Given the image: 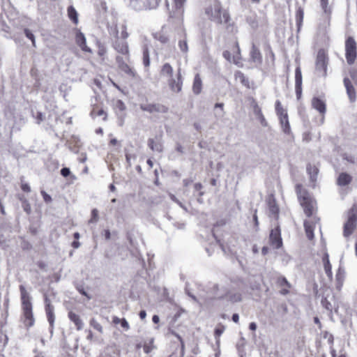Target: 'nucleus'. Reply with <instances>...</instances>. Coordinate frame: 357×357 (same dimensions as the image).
Here are the masks:
<instances>
[{
  "label": "nucleus",
  "instance_id": "a18cd8bd",
  "mask_svg": "<svg viewBox=\"0 0 357 357\" xmlns=\"http://www.w3.org/2000/svg\"><path fill=\"white\" fill-rule=\"evenodd\" d=\"M24 33L25 34V36L31 40V43H32V45L33 47H36V40H35V36L34 35L31 33V31L28 29H24Z\"/></svg>",
  "mask_w": 357,
  "mask_h": 357
},
{
  "label": "nucleus",
  "instance_id": "4c0bfd02",
  "mask_svg": "<svg viewBox=\"0 0 357 357\" xmlns=\"http://www.w3.org/2000/svg\"><path fill=\"white\" fill-rule=\"evenodd\" d=\"M143 64L145 67L148 68L150 66L149 51L148 47L145 46L143 48Z\"/></svg>",
  "mask_w": 357,
  "mask_h": 357
},
{
  "label": "nucleus",
  "instance_id": "ea45409f",
  "mask_svg": "<svg viewBox=\"0 0 357 357\" xmlns=\"http://www.w3.org/2000/svg\"><path fill=\"white\" fill-rule=\"evenodd\" d=\"M90 326L91 327L93 328V329H95L96 331H97L98 333H103V328L102 326V325L97 321L95 319H91L90 320Z\"/></svg>",
  "mask_w": 357,
  "mask_h": 357
},
{
  "label": "nucleus",
  "instance_id": "bb28decb",
  "mask_svg": "<svg viewBox=\"0 0 357 357\" xmlns=\"http://www.w3.org/2000/svg\"><path fill=\"white\" fill-rule=\"evenodd\" d=\"M317 202L316 200L314 199L309 202H305V204L301 205L303 209L304 213L308 218L312 216V215L315 213L317 210Z\"/></svg>",
  "mask_w": 357,
  "mask_h": 357
},
{
  "label": "nucleus",
  "instance_id": "20e7f679",
  "mask_svg": "<svg viewBox=\"0 0 357 357\" xmlns=\"http://www.w3.org/2000/svg\"><path fill=\"white\" fill-rule=\"evenodd\" d=\"M357 226V206L353 205L348 211L347 220L344 225L343 235L349 237L354 231Z\"/></svg>",
  "mask_w": 357,
  "mask_h": 357
},
{
  "label": "nucleus",
  "instance_id": "052dcab7",
  "mask_svg": "<svg viewBox=\"0 0 357 357\" xmlns=\"http://www.w3.org/2000/svg\"><path fill=\"white\" fill-rule=\"evenodd\" d=\"M257 211L255 210V213L253 214V221H254L255 227H258V225H259V221H258V217L257 215Z\"/></svg>",
  "mask_w": 357,
  "mask_h": 357
},
{
  "label": "nucleus",
  "instance_id": "dca6fc26",
  "mask_svg": "<svg viewBox=\"0 0 357 357\" xmlns=\"http://www.w3.org/2000/svg\"><path fill=\"white\" fill-rule=\"evenodd\" d=\"M276 285L280 289V294L285 296L290 293L291 284L287 281L284 276H279L276 279Z\"/></svg>",
  "mask_w": 357,
  "mask_h": 357
},
{
  "label": "nucleus",
  "instance_id": "393cba45",
  "mask_svg": "<svg viewBox=\"0 0 357 357\" xmlns=\"http://www.w3.org/2000/svg\"><path fill=\"white\" fill-rule=\"evenodd\" d=\"M295 90L297 98H300L302 93V73L300 67L295 70Z\"/></svg>",
  "mask_w": 357,
  "mask_h": 357
},
{
  "label": "nucleus",
  "instance_id": "c85d7f7f",
  "mask_svg": "<svg viewBox=\"0 0 357 357\" xmlns=\"http://www.w3.org/2000/svg\"><path fill=\"white\" fill-rule=\"evenodd\" d=\"M68 316L69 319L74 323L77 331H80L83 328L84 324L79 315L70 311L68 312Z\"/></svg>",
  "mask_w": 357,
  "mask_h": 357
},
{
  "label": "nucleus",
  "instance_id": "6e6d98bb",
  "mask_svg": "<svg viewBox=\"0 0 357 357\" xmlns=\"http://www.w3.org/2000/svg\"><path fill=\"white\" fill-rule=\"evenodd\" d=\"M172 334L173 335H174L178 340V341L181 342V348L183 349L184 348V341H183V338L181 337V336L174 331H172Z\"/></svg>",
  "mask_w": 357,
  "mask_h": 357
},
{
  "label": "nucleus",
  "instance_id": "f3484780",
  "mask_svg": "<svg viewBox=\"0 0 357 357\" xmlns=\"http://www.w3.org/2000/svg\"><path fill=\"white\" fill-rule=\"evenodd\" d=\"M250 59L251 61L259 65L262 63V54L260 52L259 48L255 43H252L250 48Z\"/></svg>",
  "mask_w": 357,
  "mask_h": 357
},
{
  "label": "nucleus",
  "instance_id": "0e129e2a",
  "mask_svg": "<svg viewBox=\"0 0 357 357\" xmlns=\"http://www.w3.org/2000/svg\"><path fill=\"white\" fill-rule=\"evenodd\" d=\"M280 308L282 309V313H283L284 314H287V312H288V308H287V304H286V303H282V304L280 305Z\"/></svg>",
  "mask_w": 357,
  "mask_h": 357
},
{
  "label": "nucleus",
  "instance_id": "0eeeda50",
  "mask_svg": "<svg viewBox=\"0 0 357 357\" xmlns=\"http://www.w3.org/2000/svg\"><path fill=\"white\" fill-rule=\"evenodd\" d=\"M140 109L144 112L151 114H165L169 111V107L159 102L140 104Z\"/></svg>",
  "mask_w": 357,
  "mask_h": 357
},
{
  "label": "nucleus",
  "instance_id": "9d476101",
  "mask_svg": "<svg viewBox=\"0 0 357 357\" xmlns=\"http://www.w3.org/2000/svg\"><path fill=\"white\" fill-rule=\"evenodd\" d=\"M160 1L161 0H131L133 6L141 10L156 9Z\"/></svg>",
  "mask_w": 357,
  "mask_h": 357
},
{
  "label": "nucleus",
  "instance_id": "72a5a7b5",
  "mask_svg": "<svg viewBox=\"0 0 357 357\" xmlns=\"http://www.w3.org/2000/svg\"><path fill=\"white\" fill-rule=\"evenodd\" d=\"M68 16L70 19V20L77 25L78 24V14L76 11L75 8L73 6H70L68 7Z\"/></svg>",
  "mask_w": 357,
  "mask_h": 357
},
{
  "label": "nucleus",
  "instance_id": "338daca9",
  "mask_svg": "<svg viewBox=\"0 0 357 357\" xmlns=\"http://www.w3.org/2000/svg\"><path fill=\"white\" fill-rule=\"evenodd\" d=\"M314 322L317 324L319 329H321L322 324L319 320V319L317 317H314Z\"/></svg>",
  "mask_w": 357,
  "mask_h": 357
},
{
  "label": "nucleus",
  "instance_id": "c9c22d12",
  "mask_svg": "<svg viewBox=\"0 0 357 357\" xmlns=\"http://www.w3.org/2000/svg\"><path fill=\"white\" fill-rule=\"evenodd\" d=\"M160 74L162 76H168L172 77L173 75V68L169 63H166L162 66Z\"/></svg>",
  "mask_w": 357,
  "mask_h": 357
},
{
  "label": "nucleus",
  "instance_id": "5701e85b",
  "mask_svg": "<svg viewBox=\"0 0 357 357\" xmlns=\"http://www.w3.org/2000/svg\"><path fill=\"white\" fill-rule=\"evenodd\" d=\"M345 279V271L342 266H339L335 274V289L341 291Z\"/></svg>",
  "mask_w": 357,
  "mask_h": 357
},
{
  "label": "nucleus",
  "instance_id": "a878e982",
  "mask_svg": "<svg viewBox=\"0 0 357 357\" xmlns=\"http://www.w3.org/2000/svg\"><path fill=\"white\" fill-rule=\"evenodd\" d=\"M148 146L153 151L160 153L163 151V145L161 142L160 137H155V139H149Z\"/></svg>",
  "mask_w": 357,
  "mask_h": 357
},
{
  "label": "nucleus",
  "instance_id": "5fc2aeb1",
  "mask_svg": "<svg viewBox=\"0 0 357 357\" xmlns=\"http://www.w3.org/2000/svg\"><path fill=\"white\" fill-rule=\"evenodd\" d=\"M120 324L121 326V327L125 329L126 331L128 330L130 326H129V324L128 323V321H126V319H121V322H120Z\"/></svg>",
  "mask_w": 357,
  "mask_h": 357
},
{
  "label": "nucleus",
  "instance_id": "e2e57ef3",
  "mask_svg": "<svg viewBox=\"0 0 357 357\" xmlns=\"http://www.w3.org/2000/svg\"><path fill=\"white\" fill-rule=\"evenodd\" d=\"M102 234H103V235H104V236H105V238L106 240H109V239H110V238H111V234H110V231H109V229H105V230L103 231V233H102Z\"/></svg>",
  "mask_w": 357,
  "mask_h": 357
},
{
  "label": "nucleus",
  "instance_id": "13d9d810",
  "mask_svg": "<svg viewBox=\"0 0 357 357\" xmlns=\"http://www.w3.org/2000/svg\"><path fill=\"white\" fill-rule=\"evenodd\" d=\"M128 36H129V34L127 31L126 27L123 26V30L121 31V38H123V40H125L128 37Z\"/></svg>",
  "mask_w": 357,
  "mask_h": 357
},
{
  "label": "nucleus",
  "instance_id": "f257e3e1",
  "mask_svg": "<svg viewBox=\"0 0 357 357\" xmlns=\"http://www.w3.org/2000/svg\"><path fill=\"white\" fill-rule=\"evenodd\" d=\"M204 14L209 21L218 25L225 24L227 29L231 28V31H237L229 11L223 8L220 0H209L204 7Z\"/></svg>",
  "mask_w": 357,
  "mask_h": 357
},
{
  "label": "nucleus",
  "instance_id": "412c9836",
  "mask_svg": "<svg viewBox=\"0 0 357 357\" xmlns=\"http://www.w3.org/2000/svg\"><path fill=\"white\" fill-rule=\"evenodd\" d=\"M267 205L270 213L276 219L279 218L280 209L273 195H271L267 200Z\"/></svg>",
  "mask_w": 357,
  "mask_h": 357
},
{
  "label": "nucleus",
  "instance_id": "603ef678",
  "mask_svg": "<svg viewBox=\"0 0 357 357\" xmlns=\"http://www.w3.org/2000/svg\"><path fill=\"white\" fill-rule=\"evenodd\" d=\"M152 349H153L152 342H150L148 344H144L143 345V350L146 354L150 353Z\"/></svg>",
  "mask_w": 357,
  "mask_h": 357
},
{
  "label": "nucleus",
  "instance_id": "473e14b6",
  "mask_svg": "<svg viewBox=\"0 0 357 357\" xmlns=\"http://www.w3.org/2000/svg\"><path fill=\"white\" fill-rule=\"evenodd\" d=\"M202 83L201 77L199 74H197L195 76L193 85H192L193 92L195 94H199L202 91Z\"/></svg>",
  "mask_w": 357,
  "mask_h": 357
},
{
  "label": "nucleus",
  "instance_id": "39448f33",
  "mask_svg": "<svg viewBox=\"0 0 357 357\" xmlns=\"http://www.w3.org/2000/svg\"><path fill=\"white\" fill-rule=\"evenodd\" d=\"M345 58L349 65L355 63L357 58V43L354 38L348 36L345 40Z\"/></svg>",
  "mask_w": 357,
  "mask_h": 357
},
{
  "label": "nucleus",
  "instance_id": "c756f323",
  "mask_svg": "<svg viewBox=\"0 0 357 357\" xmlns=\"http://www.w3.org/2000/svg\"><path fill=\"white\" fill-rule=\"evenodd\" d=\"M352 181V176L345 172L340 173L337 178V184L340 186H345Z\"/></svg>",
  "mask_w": 357,
  "mask_h": 357
},
{
  "label": "nucleus",
  "instance_id": "a211bd4d",
  "mask_svg": "<svg viewBox=\"0 0 357 357\" xmlns=\"http://www.w3.org/2000/svg\"><path fill=\"white\" fill-rule=\"evenodd\" d=\"M75 42L83 52L90 54L92 53L91 49L86 45V41L84 35L79 30L76 32Z\"/></svg>",
  "mask_w": 357,
  "mask_h": 357
},
{
  "label": "nucleus",
  "instance_id": "774afa93",
  "mask_svg": "<svg viewBox=\"0 0 357 357\" xmlns=\"http://www.w3.org/2000/svg\"><path fill=\"white\" fill-rule=\"evenodd\" d=\"M37 266L40 269H45L46 268V264L42 261H38Z\"/></svg>",
  "mask_w": 357,
  "mask_h": 357
},
{
  "label": "nucleus",
  "instance_id": "b1692460",
  "mask_svg": "<svg viewBox=\"0 0 357 357\" xmlns=\"http://www.w3.org/2000/svg\"><path fill=\"white\" fill-rule=\"evenodd\" d=\"M90 115L92 118L102 116L103 121H106L107 119V114L104 110L102 105L100 104H95L92 106Z\"/></svg>",
  "mask_w": 357,
  "mask_h": 357
},
{
  "label": "nucleus",
  "instance_id": "e433bc0d",
  "mask_svg": "<svg viewBox=\"0 0 357 357\" xmlns=\"http://www.w3.org/2000/svg\"><path fill=\"white\" fill-rule=\"evenodd\" d=\"M265 51H266V59L268 61H270L272 63H273L275 60V54L269 44H268L266 45Z\"/></svg>",
  "mask_w": 357,
  "mask_h": 357
},
{
  "label": "nucleus",
  "instance_id": "6ab92c4d",
  "mask_svg": "<svg viewBox=\"0 0 357 357\" xmlns=\"http://www.w3.org/2000/svg\"><path fill=\"white\" fill-rule=\"evenodd\" d=\"M319 220V218L316 221L314 220H305L304 222V229L305 231V234L307 238L310 241H312L314 238V231L315 229V226L317 222Z\"/></svg>",
  "mask_w": 357,
  "mask_h": 357
},
{
  "label": "nucleus",
  "instance_id": "2eb2a0df",
  "mask_svg": "<svg viewBox=\"0 0 357 357\" xmlns=\"http://www.w3.org/2000/svg\"><path fill=\"white\" fill-rule=\"evenodd\" d=\"M45 310L47 316V321L52 328L54 327L55 315H54V307L51 303L50 298L45 296Z\"/></svg>",
  "mask_w": 357,
  "mask_h": 357
},
{
  "label": "nucleus",
  "instance_id": "a19ab883",
  "mask_svg": "<svg viewBox=\"0 0 357 357\" xmlns=\"http://www.w3.org/2000/svg\"><path fill=\"white\" fill-rule=\"evenodd\" d=\"M126 109V105L121 100H117L114 104V109L119 112H123Z\"/></svg>",
  "mask_w": 357,
  "mask_h": 357
},
{
  "label": "nucleus",
  "instance_id": "3c124183",
  "mask_svg": "<svg viewBox=\"0 0 357 357\" xmlns=\"http://www.w3.org/2000/svg\"><path fill=\"white\" fill-rule=\"evenodd\" d=\"M20 188H21L22 190L24 192H31V188H30L29 183L24 182L22 178H21Z\"/></svg>",
  "mask_w": 357,
  "mask_h": 357
},
{
  "label": "nucleus",
  "instance_id": "09e8293b",
  "mask_svg": "<svg viewBox=\"0 0 357 357\" xmlns=\"http://www.w3.org/2000/svg\"><path fill=\"white\" fill-rule=\"evenodd\" d=\"M321 305L326 308V310H332V305H331V302L327 299V298L326 297H324L322 298L321 301Z\"/></svg>",
  "mask_w": 357,
  "mask_h": 357
},
{
  "label": "nucleus",
  "instance_id": "58836bf2",
  "mask_svg": "<svg viewBox=\"0 0 357 357\" xmlns=\"http://www.w3.org/2000/svg\"><path fill=\"white\" fill-rule=\"evenodd\" d=\"M107 54V48L101 43H98V55L101 58L102 61L105 59Z\"/></svg>",
  "mask_w": 357,
  "mask_h": 357
},
{
  "label": "nucleus",
  "instance_id": "79ce46f5",
  "mask_svg": "<svg viewBox=\"0 0 357 357\" xmlns=\"http://www.w3.org/2000/svg\"><path fill=\"white\" fill-rule=\"evenodd\" d=\"M178 47L181 52L183 53H187L188 51V45L187 43L186 38L185 37L182 40H179L178 41Z\"/></svg>",
  "mask_w": 357,
  "mask_h": 357
},
{
  "label": "nucleus",
  "instance_id": "9b49d317",
  "mask_svg": "<svg viewBox=\"0 0 357 357\" xmlns=\"http://www.w3.org/2000/svg\"><path fill=\"white\" fill-rule=\"evenodd\" d=\"M295 191L301 205L305 204V202L307 203L314 199L310 193L301 183L296 185Z\"/></svg>",
  "mask_w": 357,
  "mask_h": 357
},
{
  "label": "nucleus",
  "instance_id": "cd10ccee",
  "mask_svg": "<svg viewBox=\"0 0 357 357\" xmlns=\"http://www.w3.org/2000/svg\"><path fill=\"white\" fill-rule=\"evenodd\" d=\"M234 78L236 81L238 80L241 84L245 88H251V82L249 80L248 77H247L241 71H236L234 73Z\"/></svg>",
  "mask_w": 357,
  "mask_h": 357
},
{
  "label": "nucleus",
  "instance_id": "69168bd1",
  "mask_svg": "<svg viewBox=\"0 0 357 357\" xmlns=\"http://www.w3.org/2000/svg\"><path fill=\"white\" fill-rule=\"evenodd\" d=\"M43 198H44V200L46 202H51L52 200V198L51 197L47 195L46 192H43Z\"/></svg>",
  "mask_w": 357,
  "mask_h": 357
},
{
  "label": "nucleus",
  "instance_id": "f8f14e48",
  "mask_svg": "<svg viewBox=\"0 0 357 357\" xmlns=\"http://www.w3.org/2000/svg\"><path fill=\"white\" fill-rule=\"evenodd\" d=\"M270 244L275 248L278 249L282 246L281 231L280 226L271 229L269 235Z\"/></svg>",
  "mask_w": 357,
  "mask_h": 357
},
{
  "label": "nucleus",
  "instance_id": "de8ad7c7",
  "mask_svg": "<svg viewBox=\"0 0 357 357\" xmlns=\"http://www.w3.org/2000/svg\"><path fill=\"white\" fill-rule=\"evenodd\" d=\"M303 12L302 10L299 9L296 11V20L298 26L299 27L303 22Z\"/></svg>",
  "mask_w": 357,
  "mask_h": 357
},
{
  "label": "nucleus",
  "instance_id": "49530a36",
  "mask_svg": "<svg viewBox=\"0 0 357 357\" xmlns=\"http://www.w3.org/2000/svg\"><path fill=\"white\" fill-rule=\"evenodd\" d=\"M320 4L325 13H331V10L328 6V0H320Z\"/></svg>",
  "mask_w": 357,
  "mask_h": 357
},
{
  "label": "nucleus",
  "instance_id": "2f4dec72",
  "mask_svg": "<svg viewBox=\"0 0 357 357\" xmlns=\"http://www.w3.org/2000/svg\"><path fill=\"white\" fill-rule=\"evenodd\" d=\"M280 123L281 125V127L282 128V131L287 135H289L291 133V127L289 122L288 116L280 117Z\"/></svg>",
  "mask_w": 357,
  "mask_h": 357
},
{
  "label": "nucleus",
  "instance_id": "ddd939ff",
  "mask_svg": "<svg viewBox=\"0 0 357 357\" xmlns=\"http://www.w3.org/2000/svg\"><path fill=\"white\" fill-rule=\"evenodd\" d=\"M113 47L116 52L126 56L128 61H130L129 47L126 40L117 38L114 43Z\"/></svg>",
  "mask_w": 357,
  "mask_h": 357
},
{
  "label": "nucleus",
  "instance_id": "c03bdc74",
  "mask_svg": "<svg viewBox=\"0 0 357 357\" xmlns=\"http://www.w3.org/2000/svg\"><path fill=\"white\" fill-rule=\"evenodd\" d=\"M347 95L351 102H354L356 100V90L353 86L347 87Z\"/></svg>",
  "mask_w": 357,
  "mask_h": 357
},
{
  "label": "nucleus",
  "instance_id": "4468645a",
  "mask_svg": "<svg viewBox=\"0 0 357 357\" xmlns=\"http://www.w3.org/2000/svg\"><path fill=\"white\" fill-rule=\"evenodd\" d=\"M168 84L170 89L174 92L178 93L181 91L183 80L180 69L178 70L175 78L172 77L169 79Z\"/></svg>",
  "mask_w": 357,
  "mask_h": 357
},
{
  "label": "nucleus",
  "instance_id": "f03ea898",
  "mask_svg": "<svg viewBox=\"0 0 357 357\" xmlns=\"http://www.w3.org/2000/svg\"><path fill=\"white\" fill-rule=\"evenodd\" d=\"M22 309L24 317V324L26 327L30 328L34 325L35 319L32 312V304L30 296L23 285L20 286Z\"/></svg>",
  "mask_w": 357,
  "mask_h": 357
},
{
  "label": "nucleus",
  "instance_id": "6e6552de",
  "mask_svg": "<svg viewBox=\"0 0 357 357\" xmlns=\"http://www.w3.org/2000/svg\"><path fill=\"white\" fill-rule=\"evenodd\" d=\"M172 10L169 11V17L183 21L184 15V4L187 0H172Z\"/></svg>",
  "mask_w": 357,
  "mask_h": 357
},
{
  "label": "nucleus",
  "instance_id": "1a4fd4ad",
  "mask_svg": "<svg viewBox=\"0 0 357 357\" xmlns=\"http://www.w3.org/2000/svg\"><path fill=\"white\" fill-rule=\"evenodd\" d=\"M116 61L119 69L128 77L134 78L137 76L135 70L130 66V61H128L126 59V56L123 58L121 56H116Z\"/></svg>",
  "mask_w": 357,
  "mask_h": 357
},
{
  "label": "nucleus",
  "instance_id": "aec40b11",
  "mask_svg": "<svg viewBox=\"0 0 357 357\" xmlns=\"http://www.w3.org/2000/svg\"><path fill=\"white\" fill-rule=\"evenodd\" d=\"M312 107L319 112L321 116H324L326 112V105L324 100L318 97H314L311 101Z\"/></svg>",
  "mask_w": 357,
  "mask_h": 357
},
{
  "label": "nucleus",
  "instance_id": "7ed1b4c3",
  "mask_svg": "<svg viewBox=\"0 0 357 357\" xmlns=\"http://www.w3.org/2000/svg\"><path fill=\"white\" fill-rule=\"evenodd\" d=\"M328 56L324 49L319 50L315 60V73L317 76L325 77L327 75Z\"/></svg>",
  "mask_w": 357,
  "mask_h": 357
},
{
  "label": "nucleus",
  "instance_id": "8fccbe9b",
  "mask_svg": "<svg viewBox=\"0 0 357 357\" xmlns=\"http://www.w3.org/2000/svg\"><path fill=\"white\" fill-rule=\"evenodd\" d=\"M225 326L222 324L218 325L214 331V335L216 337H219L224 332Z\"/></svg>",
  "mask_w": 357,
  "mask_h": 357
},
{
  "label": "nucleus",
  "instance_id": "4d7b16f0",
  "mask_svg": "<svg viewBox=\"0 0 357 357\" xmlns=\"http://www.w3.org/2000/svg\"><path fill=\"white\" fill-rule=\"evenodd\" d=\"M258 120L259 121L261 125L264 127H266L268 126V122L266 120L264 114L263 115H261L259 118H258Z\"/></svg>",
  "mask_w": 357,
  "mask_h": 357
},
{
  "label": "nucleus",
  "instance_id": "37998d69",
  "mask_svg": "<svg viewBox=\"0 0 357 357\" xmlns=\"http://www.w3.org/2000/svg\"><path fill=\"white\" fill-rule=\"evenodd\" d=\"M98 220H99V213H98V209H96V208L92 209L91 213V218L89 220V223H96L98 221Z\"/></svg>",
  "mask_w": 357,
  "mask_h": 357
},
{
  "label": "nucleus",
  "instance_id": "f704fd0d",
  "mask_svg": "<svg viewBox=\"0 0 357 357\" xmlns=\"http://www.w3.org/2000/svg\"><path fill=\"white\" fill-rule=\"evenodd\" d=\"M275 112L279 119L280 117L288 116L286 109H284L280 100H276L275 104Z\"/></svg>",
  "mask_w": 357,
  "mask_h": 357
},
{
  "label": "nucleus",
  "instance_id": "4be33fe9",
  "mask_svg": "<svg viewBox=\"0 0 357 357\" xmlns=\"http://www.w3.org/2000/svg\"><path fill=\"white\" fill-rule=\"evenodd\" d=\"M324 271L329 280H333V275L332 271V265L329 260V255L327 252H324L321 257Z\"/></svg>",
  "mask_w": 357,
  "mask_h": 357
},
{
  "label": "nucleus",
  "instance_id": "7c9ffc66",
  "mask_svg": "<svg viewBox=\"0 0 357 357\" xmlns=\"http://www.w3.org/2000/svg\"><path fill=\"white\" fill-rule=\"evenodd\" d=\"M306 169L310 180L313 182L316 181L319 174V168L316 165L309 163Z\"/></svg>",
  "mask_w": 357,
  "mask_h": 357
},
{
  "label": "nucleus",
  "instance_id": "423d86ee",
  "mask_svg": "<svg viewBox=\"0 0 357 357\" xmlns=\"http://www.w3.org/2000/svg\"><path fill=\"white\" fill-rule=\"evenodd\" d=\"M223 56L229 61H232L238 67H242V58L241 55V50L237 40H236L233 45V53L226 50L223 52Z\"/></svg>",
  "mask_w": 357,
  "mask_h": 357
},
{
  "label": "nucleus",
  "instance_id": "864d4df0",
  "mask_svg": "<svg viewBox=\"0 0 357 357\" xmlns=\"http://www.w3.org/2000/svg\"><path fill=\"white\" fill-rule=\"evenodd\" d=\"M61 174L63 177H67L70 174V169L68 167H63L61 169Z\"/></svg>",
  "mask_w": 357,
  "mask_h": 357
},
{
  "label": "nucleus",
  "instance_id": "680f3d73",
  "mask_svg": "<svg viewBox=\"0 0 357 357\" xmlns=\"http://www.w3.org/2000/svg\"><path fill=\"white\" fill-rule=\"evenodd\" d=\"M344 86L345 88L347 89V87H350V86H353L352 84H351V82L350 81V79L347 77H345L344 79Z\"/></svg>",
  "mask_w": 357,
  "mask_h": 357
},
{
  "label": "nucleus",
  "instance_id": "bf43d9fd",
  "mask_svg": "<svg viewBox=\"0 0 357 357\" xmlns=\"http://www.w3.org/2000/svg\"><path fill=\"white\" fill-rule=\"evenodd\" d=\"M254 112H255V114L256 115V116L257 117V119L261 116V115H263V113L261 112V109L259 107H258L257 105L255 107L254 109Z\"/></svg>",
  "mask_w": 357,
  "mask_h": 357
}]
</instances>
